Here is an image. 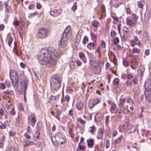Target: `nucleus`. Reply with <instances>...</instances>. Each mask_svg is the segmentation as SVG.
<instances>
[{
    "label": "nucleus",
    "instance_id": "51",
    "mask_svg": "<svg viewBox=\"0 0 151 151\" xmlns=\"http://www.w3.org/2000/svg\"><path fill=\"white\" fill-rule=\"evenodd\" d=\"M10 114L11 115H14L15 114V112L14 109V108L13 107L12 110L10 111Z\"/></svg>",
    "mask_w": 151,
    "mask_h": 151
},
{
    "label": "nucleus",
    "instance_id": "62",
    "mask_svg": "<svg viewBox=\"0 0 151 151\" xmlns=\"http://www.w3.org/2000/svg\"><path fill=\"white\" fill-rule=\"evenodd\" d=\"M65 99L67 102H68L69 101L70 99L69 96L68 95H66L65 97Z\"/></svg>",
    "mask_w": 151,
    "mask_h": 151
},
{
    "label": "nucleus",
    "instance_id": "25",
    "mask_svg": "<svg viewBox=\"0 0 151 151\" xmlns=\"http://www.w3.org/2000/svg\"><path fill=\"white\" fill-rule=\"evenodd\" d=\"M95 46V43L90 42L87 45V47L90 50H91Z\"/></svg>",
    "mask_w": 151,
    "mask_h": 151
},
{
    "label": "nucleus",
    "instance_id": "56",
    "mask_svg": "<svg viewBox=\"0 0 151 151\" xmlns=\"http://www.w3.org/2000/svg\"><path fill=\"white\" fill-rule=\"evenodd\" d=\"M110 141L109 140L107 139L106 140V148H108L110 145L109 143Z\"/></svg>",
    "mask_w": 151,
    "mask_h": 151
},
{
    "label": "nucleus",
    "instance_id": "44",
    "mask_svg": "<svg viewBox=\"0 0 151 151\" xmlns=\"http://www.w3.org/2000/svg\"><path fill=\"white\" fill-rule=\"evenodd\" d=\"M78 121L82 124H85L86 123V122L83 120L81 118H79L78 119Z\"/></svg>",
    "mask_w": 151,
    "mask_h": 151
},
{
    "label": "nucleus",
    "instance_id": "1",
    "mask_svg": "<svg viewBox=\"0 0 151 151\" xmlns=\"http://www.w3.org/2000/svg\"><path fill=\"white\" fill-rule=\"evenodd\" d=\"M61 54L62 52L59 50L48 47L42 48L40 53L36 55V58L40 64L45 65L46 67L50 68L56 64L58 57Z\"/></svg>",
    "mask_w": 151,
    "mask_h": 151
},
{
    "label": "nucleus",
    "instance_id": "4",
    "mask_svg": "<svg viewBox=\"0 0 151 151\" xmlns=\"http://www.w3.org/2000/svg\"><path fill=\"white\" fill-rule=\"evenodd\" d=\"M28 81L26 79L23 80L20 83V87L18 88L17 91V94L19 95L22 93H24V98L26 99V92L27 86Z\"/></svg>",
    "mask_w": 151,
    "mask_h": 151
},
{
    "label": "nucleus",
    "instance_id": "43",
    "mask_svg": "<svg viewBox=\"0 0 151 151\" xmlns=\"http://www.w3.org/2000/svg\"><path fill=\"white\" fill-rule=\"evenodd\" d=\"M78 148L80 150H82V151H84L85 149V147L83 146L80 145V144H79L78 145Z\"/></svg>",
    "mask_w": 151,
    "mask_h": 151
},
{
    "label": "nucleus",
    "instance_id": "31",
    "mask_svg": "<svg viewBox=\"0 0 151 151\" xmlns=\"http://www.w3.org/2000/svg\"><path fill=\"white\" fill-rule=\"evenodd\" d=\"M136 128L133 125H131L129 128V132L130 133L134 132L136 130Z\"/></svg>",
    "mask_w": 151,
    "mask_h": 151
},
{
    "label": "nucleus",
    "instance_id": "14",
    "mask_svg": "<svg viewBox=\"0 0 151 151\" xmlns=\"http://www.w3.org/2000/svg\"><path fill=\"white\" fill-rule=\"evenodd\" d=\"M105 133V130L103 129H99L98 132L97 137L99 139H100L102 138L103 136V134Z\"/></svg>",
    "mask_w": 151,
    "mask_h": 151
},
{
    "label": "nucleus",
    "instance_id": "55",
    "mask_svg": "<svg viewBox=\"0 0 151 151\" xmlns=\"http://www.w3.org/2000/svg\"><path fill=\"white\" fill-rule=\"evenodd\" d=\"M101 10L102 11V13H104L105 12L106 9H105V7L104 5L102 4L101 5Z\"/></svg>",
    "mask_w": 151,
    "mask_h": 151
},
{
    "label": "nucleus",
    "instance_id": "13",
    "mask_svg": "<svg viewBox=\"0 0 151 151\" xmlns=\"http://www.w3.org/2000/svg\"><path fill=\"white\" fill-rule=\"evenodd\" d=\"M109 105L110 106V110L111 113L114 112L116 108V104L114 102H112L110 101H108Z\"/></svg>",
    "mask_w": 151,
    "mask_h": 151
},
{
    "label": "nucleus",
    "instance_id": "16",
    "mask_svg": "<svg viewBox=\"0 0 151 151\" xmlns=\"http://www.w3.org/2000/svg\"><path fill=\"white\" fill-rule=\"evenodd\" d=\"M78 55L80 58L83 61L84 63H86V60L84 54L82 52H81L79 53Z\"/></svg>",
    "mask_w": 151,
    "mask_h": 151
},
{
    "label": "nucleus",
    "instance_id": "9",
    "mask_svg": "<svg viewBox=\"0 0 151 151\" xmlns=\"http://www.w3.org/2000/svg\"><path fill=\"white\" fill-rule=\"evenodd\" d=\"M130 43L131 46L132 47L136 45H138L139 47H141V45H142V43L139 41L138 38L136 36H134L133 39L130 41Z\"/></svg>",
    "mask_w": 151,
    "mask_h": 151
},
{
    "label": "nucleus",
    "instance_id": "8",
    "mask_svg": "<svg viewBox=\"0 0 151 151\" xmlns=\"http://www.w3.org/2000/svg\"><path fill=\"white\" fill-rule=\"evenodd\" d=\"M14 74H15V76H13V81L12 80V82L7 81H6V85L8 87L11 86L12 84L13 85L14 87L17 85L19 81V78L17 74V73L16 71L14 72Z\"/></svg>",
    "mask_w": 151,
    "mask_h": 151
},
{
    "label": "nucleus",
    "instance_id": "63",
    "mask_svg": "<svg viewBox=\"0 0 151 151\" xmlns=\"http://www.w3.org/2000/svg\"><path fill=\"white\" fill-rule=\"evenodd\" d=\"M5 113V110H4L2 109H0V114L3 116L4 115Z\"/></svg>",
    "mask_w": 151,
    "mask_h": 151
},
{
    "label": "nucleus",
    "instance_id": "17",
    "mask_svg": "<svg viewBox=\"0 0 151 151\" xmlns=\"http://www.w3.org/2000/svg\"><path fill=\"white\" fill-rule=\"evenodd\" d=\"M102 119L101 115L100 114H96L94 116V119L96 122H99Z\"/></svg>",
    "mask_w": 151,
    "mask_h": 151
},
{
    "label": "nucleus",
    "instance_id": "37",
    "mask_svg": "<svg viewBox=\"0 0 151 151\" xmlns=\"http://www.w3.org/2000/svg\"><path fill=\"white\" fill-rule=\"evenodd\" d=\"M51 113L58 120L60 119V116L57 113H54L53 111H51Z\"/></svg>",
    "mask_w": 151,
    "mask_h": 151
},
{
    "label": "nucleus",
    "instance_id": "46",
    "mask_svg": "<svg viewBox=\"0 0 151 151\" xmlns=\"http://www.w3.org/2000/svg\"><path fill=\"white\" fill-rule=\"evenodd\" d=\"M88 41V37H86L85 36L83 40V43L85 45V44Z\"/></svg>",
    "mask_w": 151,
    "mask_h": 151
},
{
    "label": "nucleus",
    "instance_id": "61",
    "mask_svg": "<svg viewBox=\"0 0 151 151\" xmlns=\"http://www.w3.org/2000/svg\"><path fill=\"white\" fill-rule=\"evenodd\" d=\"M13 39L12 38L10 37L8 41V45L9 46H10L12 42Z\"/></svg>",
    "mask_w": 151,
    "mask_h": 151
},
{
    "label": "nucleus",
    "instance_id": "58",
    "mask_svg": "<svg viewBox=\"0 0 151 151\" xmlns=\"http://www.w3.org/2000/svg\"><path fill=\"white\" fill-rule=\"evenodd\" d=\"M127 39V37L125 35H123L122 37H121V40L123 41H126Z\"/></svg>",
    "mask_w": 151,
    "mask_h": 151
},
{
    "label": "nucleus",
    "instance_id": "29",
    "mask_svg": "<svg viewBox=\"0 0 151 151\" xmlns=\"http://www.w3.org/2000/svg\"><path fill=\"white\" fill-rule=\"evenodd\" d=\"M119 81V80L117 78H115L113 81V84L116 86V88H118V85Z\"/></svg>",
    "mask_w": 151,
    "mask_h": 151
},
{
    "label": "nucleus",
    "instance_id": "19",
    "mask_svg": "<svg viewBox=\"0 0 151 151\" xmlns=\"http://www.w3.org/2000/svg\"><path fill=\"white\" fill-rule=\"evenodd\" d=\"M60 135L61 136H63V135L61 134V133H58L57 135L54 137H52L51 138V140L53 142H54V141H53L54 139H55V141H57V139H61L62 137H61L60 136Z\"/></svg>",
    "mask_w": 151,
    "mask_h": 151
},
{
    "label": "nucleus",
    "instance_id": "47",
    "mask_svg": "<svg viewBox=\"0 0 151 151\" xmlns=\"http://www.w3.org/2000/svg\"><path fill=\"white\" fill-rule=\"evenodd\" d=\"M37 12H35L33 13H30L29 15V17L32 18V17H34L37 14Z\"/></svg>",
    "mask_w": 151,
    "mask_h": 151
},
{
    "label": "nucleus",
    "instance_id": "42",
    "mask_svg": "<svg viewBox=\"0 0 151 151\" xmlns=\"http://www.w3.org/2000/svg\"><path fill=\"white\" fill-rule=\"evenodd\" d=\"M112 17L113 18V23L115 24H116L118 21V19L117 17H116L114 16H113Z\"/></svg>",
    "mask_w": 151,
    "mask_h": 151
},
{
    "label": "nucleus",
    "instance_id": "49",
    "mask_svg": "<svg viewBox=\"0 0 151 151\" xmlns=\"http://www.w3.org/2000/svg\"><path fill=\"white\" fill-rule=\"evenodd\" d=\"M124 76H126L127 78L129 80L132 79V76L130 74H128L127 75L125 74Z\"/></svg>",
    "mask_w": 151,
    "mask_h": 151
},
{
    "label": "nucleus",
    "instance_id": "40",
    "mask_svg": "<svg viewBox=\"0 0 151 151\" xmlns=\"http://www.w3.org/2000/svg\"><path fill=\"white\" fill-rule=\"evenodd\" d=\"M119 39L118 37H116L114 38V43L116 45H117L119 42Z\"/></svg>",
    "mask_w": 151,
    "mask_h": 151
},
{
    "label": "nucleus",
    "instance_id": "28",
    "mask_svg": "<svg viewBox=\"0 0 151 151\" xmlns=\"http://www.w3.org/2000/svg\"><path fill=\"white\" fill-rule=\"evenodd\" d=\"M31 125L32 126H34L35 124L36 120L35 119V118L33 115H31Z\"/></svg>",
    "mask_w": 151,
    "mask_h": 151
},
{
    "label": "nucleus",
    "instance_id": "21",
    "mask_svg": "<svg viewBox=\"0 0 151 151\" xmlns=\"http://www.w3.org/2000/svg\"><path fill=\"white\" fill-rule=\"evenodd\" d=\"M60 136L62 137L61 139L57 140V142L60 144H62L65 142V138L64 136H61L60 135Z\"/></svg>",
    "mask_w": 151,
    "mask_h": 151
},
{
    "label": "nucleus",
    "instance_id": "57",
    "mask_svg": "<svg viewBox=\"0 0 151 151\" xmlns=\"http://www.w3.org/2000/svg\"><path fill=\"white\" fill-rule=\"evenodd\" d=\"M77 8V6H76V3H74V4L73 6L72 7V9L73 11H75L76 10Z\"/></svg>",
    "mask_w": 151,
    "mask_h": 151
},
{
    "label": "nucleus",
    "instance_id": "64",
    "mask_svg": "<svg viewBox=\"0 0 151 151\" xmlns=\"http://www.w3.org/2000/svg\"><path fill=\"white\" fill-rule=\"evenodd\" d=\"M124 33H125L126 34H127L129 33V31L127 27H125L123 29Z\"/></svg>",
    "mask_w": 151,
    "mask_h": 151
},
{
    "label": "nucleus",
    "instance_id": "26",
    "mask_svg": "<svg viewBox=\"0 0 151 151\" xmlns=\"http://www.w3.org/2000/svg\"><path fill=\"white\" fill-rule=\"evenodd\" d=\"M142 2L144 3V1H138L137 2V5L139 8L142 9V10H143L144 4L142 3Z\"/></svg>",
    "mask_w": 151,
    "mask_h": 151
},
{
    "label": "nucleus",
    "instance_id": "20",
    "mask_svg": "<svg viewBox=\"0 0 151 151\" xmlns=\"http://www.w3.org/2000/svg\"><path fill=\"white\" fill-rule=\"evenodd\" d=\"M145 88L147 91H150L151 90V82H146L145 83Z\"/></svg>",
    "mask_w": 151,
    "mask_h": 151
},
{
    "label": "nucleus",
    "instance_id": "60",
    "mask_svg": "<svg viewBox=\"0 0 151 151\" xmlns=\"http://www.w3.org/2000/svg\"><path fill=\"white\" fill-rule=\"evenodd\" d=\"M122 137H119L117 139L115 140V143L117 144L120 143L122 140Z\"/></svg>",
    "mask_w": 151,
    "mask_h": 151
},
{
    "label": "nucleus",
    "instance_id": "10",
    "mask_svg": "<svg viewBox=\"0 0 151 151\" xmlns=\"http://www.w3.org/2000/svg\"><path fill=\"white\" fill-rule=\"evenodd\" d=\"M100 100L98 99L90 100L88 103V106L90 109H92L96 104L99 103Z\"/></svg>",
    "mask_w": 151,
    "mask_h": 151
},
{
    "label": "nucleus",
    "instance_id": "48",
    "mask_svg": "<svg viewBox=\"0 0 151 151\" xmlns=\"http://www.w3.org/2000/svg\"><path fill=\"white\" fill-rule=\"evenodd\" d=\"M106 44L104 41L102 40L101 42V46L102 48H105L106 47Z\"/></svg>",
    "mask_w": 151,
    "mask_h": 151
},
{
    "label": "nucleus",
    "instance_id": "32",
    "mask_svg": "<svg viewBox=\"0 0 151 151\" xmlns=\"http://www.w3.org/2000/svg\"><path fill=\"white\" fill-rule=\"evenodd\" d=\"M126 23L127 25L129 26H131L133 23V21L132 20L126 19Z\"/></svg>",
    "mask_w": 151,
    "mask_h": 151
},
{
    "label": "nucleus",
    "instance_id": "12",
    "mask_svg": "<svg viewBox=\"0 0 151 151\" xmlns=\"http://www.w3.org/2000/svg\"><path fill=\"white\" fill-rule=\"evenodd\" d=\"M121 4V3L117 0H111L110 2L111 7L113 6L115 8H118Z\"/></svg>",
    "mask_w": 151,
    "mask_h": 151
},
{
    "label": "nucleus",
    "instance_id": "2",
    "mask_svg": "<svg viewBox=\"0 0 151 151\" xmlns=\"http://www.w3.org/2000/svg\"><path fill=\"white\" fill-rule=\"evenodd\" d=\"M71 27L68 26L64 30L62 37L59 41L58 45L60 47H63L67 45L68 36L70 34V31Z\"/></svg>",
    "mask_w": 151,
    "mask_h": 151
},
{
    "label": "nucleus",
    "instance_id": "39",
    "mask_svg": "<svg viewBox=\"0 0 151 151\" xmlns=\"http://www.w3.org/2000/svg\"><path fill=\"white\" fill-rule=\"evenodd\" d=\"M116 32L114 31H112L111 32L110 36L113 38L116 37Z\"/></svg>",
    "mask_w": 151,
    "mask_h": 151
},
{
    "label": "nucleus",
    "instance_id": "53",
    "mask_svg": "<svg viewBox=\"0 0 151 151\" xmlns=\"http://www.w3.org/2000/svg\"><path fill=\"white\" fill-rule=\"evenodd\" d=\"M68 114L71 116L72 117L73 116V110L72 109L69 111Z\"/></svg>",
    "mask_w": 151,
    "mask_h": 151
},
{
    "label": "nucleus",
    "instance_id": "45",
    "mask_svg": "<svg viewBox=\"0 0 151 151\" xmlns=\"http://www.w3.org/2000/svg\"><path fill=\"white\" fill-rule=\"evenodd\" d=\"M123 64L124 66L127 67L129 66L128 61L126 60H124L123 61Z\"/></svg>",
    "mask_w": 151,
    "mask_h": 151
},
{
    "label": "nucleus",
    "instance_id": "15",
    "mask_svg": "<svg viewBox=\"0 0 151 151\" xmlns=\"http://www.w3.org/2000/svg\"><path fill=\"white\" fill-rule=\"evenodd\" d=\"M151 92L150 91H146L145 92V98L146 99L149 101H151Z\"/></svg>",
    "mask_w": 151,
    "mask_h": 151
},
{
    "label": "nucleus",
    "instance_id": "52",
    "mask_svg": "<svg viewBox=\"0 0 151 151\" xmlns=\"http://www.w3.org/2000/svg\"><path fill=\"white\" fill-rule=\"evenodd\" d=\"M40 131H36L35 133V137L37 138L38 139L39 135L40 134Z\"/></svg>",
    "mask_w": 151,
    "mask_h": 151
},
{
    "label": "nucleus",
    "instance_id": "23",
    "mask_svg": "<svg viewBox=\"0 0 151 151\" xmlns=\"http://www.w3.org/2000/svg\"><path fill=\"white\" fill-rule=\"evenodd\" d=\"M87 145L89 147H93L94 145V140L92 139L87 140Z\"/></svg>",
    "mask_w": 151,
    "mask_h": 151
},
{
    "label": "nucleus",
    "instance_id": "7",
    "mask_svg": "<svg viewBox=\"0 0 151 151\" xmlns=\"http://www.w3.org/2000/svg\"><path fill=\"white\" fill-rule=\"evenodd\" d=\"M47 33L48 31L46 28H40L38 30L37 34V37L38 38L44 39L47 37Z\"/></svg>",
    "mask_w": 151,
    "mask_h": 151
},
{
    "label": "nucleus",
    "instance_id": "24",
    "mask_svg": "<svg viewBox=\"0 0 151 151\" xmlns=\"http://www.w3.org/2000/svg\"><path fill=\"white\" fill-rule=\"evenodd\" d=\"M91 23L92 26L95 28L98 27L99 25V22L95 20H94L93 21H92Z\"/></svg>",
    "mask_w": 151,
    "mask_h": 151
},
{
    "label": "nucleus",
    "instance_id": "50",
    "mask_svg": "<svg viewBox=\"0 0 151 151\" xmlns=\"http://www.w3.org/2000/svg\"><path fill=\"white\" fill-rule=\"evenodd\" d=\"M73 63L77 64L78 66H80L81 65V62L79 60H77L75 62H73Z\"/></svg>",
    "mask_w": 151,
    "mask_h": 151
},
{
    "label": "nucleus",
    "instance_id": "33",
    "mask_svg": "<svg viewBox=\"0 0 151 151\" xmlns=\"http://www.w3.org/2000/svg\"><path fill=\"white\" fill-rule=\"evenodd\" d=\"M57 100V98L54 96H51L49 99V102H52Z\"/></svg>",
    "mask_w": 151,
    "mask_h": 151
},
{
    "label": "nucleus",
    "instance_id": "38",
    "mask_svg": "<svg viewBox=\"0 0 151 151\" xmlns=\"http://www.w3.org/2000/svg\"><path fill=\"white\" fill-rule=\"evenodd\" d=\"M90 35L92 39L94 41L95 40L96 38V36L95 34L91 32Z\"/></svg>",
    "mask_w": 151,
    "mask_h": 151
},
{
    "label": "nucleus",
    "instance_id": "41",
    "mask_svg": "<svg viewBox=\"0 0 151 151\" xmlns=\"http://www.w3.org/2000/svg\"><path fill=\"white\" fill-rule=\"evenodd\" d=\"M91 129L89 130V132H91V134H93L94 133V131L96 130V129L94 126L91 127Z\"/></svg>",
    "mask_w": 151,
    "mask_h": 151
},
{
    "label": "nucleus",
    "instance_id": "59",
    "mask_svg": "<svg viewBox=\"0 0 151 151\" xmlns=\"http://www.w3.org/2000/svg\"><path fill=\"white\" fill-rule=\"evenodd\" d=\"M125 125L124 124H121L119 126V128L120 131H122L124 129Z\"/></svg>",
    "mask_w": 151,
    "mask_h": 151
},
{
    "label": "nucleus",
    "instance_id": "35",
    "mask_svg": "<svg viewBox=\"0 0 151 151\" xmlns=\"http://www.w3.org/2000/svg\"><path fill=\"white\" fill-rule=\"evenodd\" d=\"M132 52L133 54H139L140 53V50L136 47H134L132 49Z\"/></svg>",
    "mask_w": 151,
    "mask_h": 151
},
{
    "label": "nucleus",
    "instance_id": "18",
    "mask_svg": "<svg viewBox=\"0 0 151 151\" xmlns=\"http://www.w3.org/2000/svg\"><path fill=\"white\" fill-rule=\"evenodd\" d=\"M76 108L78 110H81L83 109V104L82 102H80L77 103Z\"/></svg>",
    "mask_w": 151,
    "mask_h": 151
},
{
    "label": "nucleus",
    "instance_id": "34",
    "mask_svg": "<svg viewBox=\"0 0 151 151\" xmlns=\"http://www.w3.org/2000/svg\"><path fill=\"white\" fill-rule=\"evenodd\" d=\"M42 123L39 122L37 124L36 129L37 131H40L41 128Z\"/></svg>",
    "mask_w": 151,
    "mask_h": 151
},
{
    "label": "nucleus",
    "instance_id": "30",
    "mask_svg": "<svg viewBox=\"0 0 151 151\" xmlns=\"http://www.w3.org/2000/svg\"><path fill=\"white\" fill-rule=\"evenodd\" d=\"M4 93L6 96H7L8 97H9V95H11L13 93V91H12L8 90L4 92Z\"/></svg>",
    "mask_w": 151,
    "mask_h": 151
},
{
    "label": "nucleus",
    "instance_id": "36",
    "mask_svg": "<svg viewBox=\"0 0 151 151\" xmlns=\"http://www.w3.org/2000/svg\"><path fill=\"white\" fill-rule=\"evenodd\" d=\"M4 3L5 5V8L6 10V12H9V6L8 5V2L7 1H5Z\"/></svg>",
    "mask_w": 151,
    "mask_h": 151
},
{
    "label": "nucleus",
    "instance_id": "27",
    "mask_svg": "<svg viewBox=\"0 0 151 151\" xmlns=\"http://www.w3.org/2000/svg\"><path fill=\"white\" fill-rule=\"evenodd\" d=\"M126 102L127 104V107H126V108H127V109L128 108L129 105H131L133 104V100L131 99L130 98H128Z\"/></svg>",
    "mask_w": 151,
    "mask_h": 151
},
{
    "label": "nucleus",
    "instance_id": "3",
    "mask_svg": "<svg viewBox=\"0 0 151 151\" xmlns=\"http://www.w3.org/2000/svg\"><path fill=\"white\" fill-rule=\"evenodd\" d=\"M61 79L57 75H53L50 80V86L52 89L57 91L61 86Z\"/></svg>",
    "mask_w": 151,
    "mask_h": 151
},
{
    "label": "nucleus",
    "instance_id": "6",
    "mask_svg": "<svg viewBox=\"0 0 151 151\" xmlns=\"http://www.w3.org/2000/svg\"><path fill=\"white\" fill-rule=\"evenodd\" d=\"M125 102V99L124 98H120L119 100L118 105L120 111L119 112V113L122 112L125 114L128 111V110L127 109V108L124 106Z\"/></svg>",
    "mask_w": 151,
    "mask_h": 151
},
{
    "label": "nucleus",
    "instance_id": "22",
    "mask_svg": "<svg viewBox=\"0 0 151 151\" xmlns=\"http://www.w3.org/2000/svg\"><path fill=\"white\" fill-rule=\"evenodd\" d=\"M24 142L25 144L24 145V146H28L30 145H33L34 144L33 142L31 141L28 140L27 139H25L24 140Z\"/></svg>",
    "mask_w": 151,
    "mask_h": 151
},
{
    "label": "nucleus",
    "instance_id": "5",
    "mask_svg": "<svg viewBox=\"0 0 151 151\" xmlns=\"http://www.w3.org/2000/svg\"><path fill=\"white\" fill-rule=\"evenodd\" d=\"M92 70L93 72L95 74L99 73L101 71V68L100 66V63L99 61L96 60L94 61L93 60H91L90 61L89 64L92 65Z\"/></svg>",
    "mask_w": 151,
    "mask_h": 151
},
{
    "label": "nucleus",
    "instance_id": "54",
    "mask_svg": "<svg viewBox=\"0 0 151 151\" xmlns=\"http://www.w3.org/2000/svg\"><path fill=\"white\" fill-rule=\"evenodd\" d=\"M139 69L141 71V73L142 74V72L145 70V68L142 65H140L139 67Z\"/></svg>",
    "mask_w": 151,
    "mask_h": 151
},
{
    "label": "nucleus",
    "instance_id": "11",
    "mask_svg": "<svg viewBox=\"0 0 151 151\" xmlns=\"http://www.w3.org/2000/svg\"><path fill=\"white\" fill-rule=\"evenodd\" d=\"M62 10L60 9H54L51 11L50 12V14L54 17H57L61 14Z\"/></svg>",
    "mask_w": 151,
    "mask_h": 151
}]
</instances>
